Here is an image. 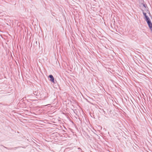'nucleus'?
I'll use <instances>...</instances> for the list:
<instances>
[{
    "label": "nucleus",
    "instance_id": "f03ea898",
    "mask_svg": "<svg viewBox=\"0 0 152 152\" xmlns=\"http://www.w3.org/2000/svg\"><path fill=\"white\" fill-rule=\"evenodd\" d=\"M49 77L50 78V80L53 83H55L54 78L52 75H50Z\"/></svg>",
    "mask_w": 152,
    "mask_h": 152
},
{
    "label": "nucleus",
    "instance_id": "f257e3e1",
    "mask_svg": "<svg viewBox=\"0 0 152 152\" xmlns=\"http://www.w3.org/2000/svg\"><path fill=\"white\" fill-rule=\"evenodd\" d=\"M143 14L145 17V20L147 22L150 29L152 31V24L146 13L143 12Z\"/></svg>",
    "mask_w": 152,
    "mask_h": 152
}]
</instances>
